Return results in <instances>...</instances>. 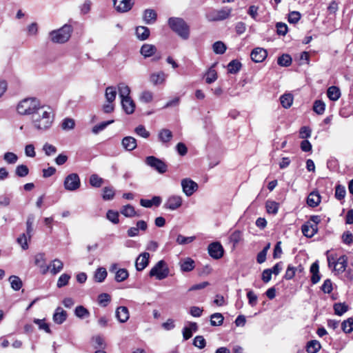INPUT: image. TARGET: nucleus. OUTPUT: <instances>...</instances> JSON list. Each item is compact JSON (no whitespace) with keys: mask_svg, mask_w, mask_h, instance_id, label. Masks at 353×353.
Instances as JSON below:
<instances>
[{"mask_svg":"<svg viewBox=\"0 0 353 353\" xmlns=\"http://www.w3.org/2000/svg\"><path fill=\"white\" fill-rule=\"evenodd\" d=\"M54 121V113L53 110L45 105L41 107L31 117V123L33 128L39 132L48 130L52 125Z\"/></svg>","mask_w":353,"mask_h":353,"instance_id":"1","label":"nucleus"},{"mask_svg":"<svg viewBox=\"0 0 353 353\" xmlns=\"http://www.w3.org/2000/svg\"><path fill=\"white\" fill-rule=\"evenodd\" d=\"M325 254L328 267L335 272V274H341L345 271L347 266V257L345 255L339 256L330 251H327Z\"/></svg>","mask_w":353,"mask_h":353,"instance_id":"2","label":"nucleus"},{"mask_svg":"<svg viewBox=\"0 0 353 353\" xmlns=\"http://www.w3.org/2000/svg\"><path fill=\"white\" fill-rule=\"evenodd\" d=\"M168 25L181 39L188 40L190 36V28L186 21L179 17H170L168 19Z\"/></svg>","mask_w":353,"mask_h":353,"instance_id":"3","label":"nucleus"},{"mask_svg":"<svg viewBox=\"0 0 353 353\" xmlns=\"http://www.w3.org/2000/svg\"><path fill=\"white\" fill-rule=\"evenodd\" d=\"M42 103L37 98H26L21 100L17 106V110L21 115H31L34 114Z\"/></svg>","mask_w":353,"mask_h":353,"instance_id":"4","label":"nucleus"},{"mask_svg":"<svg viewBox=\"0 0 353 353\" xmlns=\"http://www.w3.org/2000/svg\"><path fill=\"white\" fill-rule=\"evenodd\" d=\"M72 27L65 24L61 28L52 30L50 32V39L55 43H63L69 40L72 32Z\"/></svg>","mask_w":353,"mask_h":353,"instance_id":"5","label":"nucleus"},{"mask_svg":"<svg viewBox=\"0 0 353 353\" xmlns=\"http://www.w3.org/2000/svg\"><path fill=\"white\" fill-rule=\"evenodd\" d=\"M170 270L167 263L163 260H161L151 268L149 276L155 277L157 280H163L168 276Z\"/></svg>","mask_w":353,"mask_h":353,"instance_id":"6","label":"nucleus"},{"mask_svg":"<svg viewBox=\"0 0 353 353\" xmlns=\"http://www.w3.org/2000/svg\"><path fill=\"white\" fill-rule=\"evenodd\" d=\"M232 10V8L228 7H223L220 10H212L205 14V18L209 21H223L230 16Z\"/></svg>","mask_w":353,"mask_h":353,"instance_id":"7","label":"nucleus"},{"mask_svg":"<svg viewBox=\"0 0 353 353\" xmlns=\"http://www.w3.org/2000/svg\"><path fill=\"white\" fill-rule=\"evenodd\" d=\"M145 163L161 174H163L167 171L166 164L162 160L154 156L147 157Z\"/></svg>","mask_w":353,"mask_h":353,"instance_id":"8","label":"nucleus"},{"mask_svg":"<svg viewBox=\"0 0 353 353\" xmlns=\"http://www.w3.org/2000/svg\"><path fill=\"white\" fill-rule=\"evenodd\" d=\"M80 179L76 173L70 174L65 179L64 188L67 190L74 191L80 187Z\"/></svg>","mask_w":353,"mask_h":353,"instance_id":"9","label":"nucleus"},{"mask_svg":"<svg viewBox=\"0 0 353 353\" xmlns=\"http://www.w3.org/2000/svg\"><path fill=\"white\" fill-rule=\"evenodd\" d=\"M34 265L38 267L42 274H46L49 271L48 265L46 264V257L43 252L37 253L34 256Z\"/></svg>","mask_w":353,"mask_h":353,"instance_id":"10","label":"nucleus"},{"mask_svg":"<svg viewBox=\"0 0 353 353\" xmlns=\"http://www.w3.org/2000/svg\"><path fill=\"white\" fill-rule=\"evenodd\" d=\"M183 193L187 196H192L198 189V184L190 179L186 178L181 181Z\"/></svg>","mask_w":353,"mask_h":353,"instance_id":"11","label":"nucleus"},{"mask_svg":"<svg viewBox=\"0 0 353 353\" xmlns=\"http://www.w3.org/2000/svg\"><path fill=\"white\" fill-rule=\"evenodd\" d=\"M183 203V199L180 195L173 194L167 199L164 203V208L170 210L179 208Z\"/></svg>","mask_w":353,"mask_h":353,"instance_id":"12","label":"nucleus"},{"mask_svg":"<svg viewBox=\"0 0 353 353\" xmlns=\"http://www.w3.org/2000/svg\"><path fill=\"white\" fill-rule=\"evenodd\" d=\"M210 256L214 259H219L223 256L224 250L219 242L210 243L208 248Z\"/></svg>","mask_w":353,"mask_h":353,"instance_id":"13","label":"nucleus"},{"mask_svg":"<svg viewBox=\"0 0 353 353\" xmlns=\"http://www.w3.org/2000/svg\"><path fill=\"white\" fill-rule=\"evenodd\" d=\"M268 56L265 49L262 48H255L250 54L252 60L255 63H261L265 60Z\"/></svg>","mask_w":353,"mask_h":353,"instance_id":"14","label":"nucleus"},{"mask_svg":"<svg viewBox=\"0 0 353 353\" xmlns=\"http://www.w3.org/2000/svg\"><path fill=\"white\" fill-rule=\"evenodd\" d=\"M150 254L148 252L141 253L136 259L135 267L137 271L144 270L149 263Z\"/></svg>","mask_w":353,"mask_h":353,"instance_id":"15","label":"nucleus"},{"mask_svg":"<svg viewBox=\"0 0 353 353\" xmlns=\"http://www.w3.org/2000/svg\"><path fill=\"white\" fill-rule=\"evenodd\" d=\"M173 137L172 132L168 129H161L158 133L159 141L165 146L168 147Z\"/></svg>","mask_w":353,"mask_h":353,"instance_id":"16","label":"nucleus"},{"mask_svg":"<svg viewBox=\"0 0 353 353\" xmlns=\"http://www.w3.org/2000/svg\"><path fill=\"white\" fill-rule=\"evenodd\" d=\"M133 5L134 1L132 0H118L117 3L114 6L118 12H125L129 11Z\"/></svg>","mask_w":353,"mask_h":353,"instance_id":"17","label":"nucleus"},{"mask_svg":"<svg viewBox=\"0 0 353 353\" xmlns=\"http://www.w3.org/2000/svg\"><path fill=\"white\" fill-rule=\"evenodd\" d=\"M117 319L120 323H125L130 318L128 309L125 306L118 307L115 312Z\"/></svg>","mask_w":353,"mask_h":353,"instance_id":"18","label":"nucleus"},{"mask_svg":"<svg viewBox=\"0 0 353 353\" xmlns=\"http://www.w3.org/2000/svg\"><path fill=\"white\" fill-rule=\"evenodd\" d=\"M67 319V312L61 307H58L54 314L53 321L57 324H62Z\"/></svg>","mask_w":353,"mask_h":353,"instance_id":"19","label":"nucleus"},{"mask_svg":"<svg viewBox=\"0 0 353 353\" xmlns=\"http://www.w3.org/2000/svg\"><path fill=\"white\" fill-rule=\"evenodd\" d=\"M167 75L162 71L154 72L150 74V81L154 85L162 84L165 81Z\"/></svg>","mask_w":353,"mask_h":353,"instance_id":"20","label":"nucleus"},{"mask_svg":"<svg viewBox=\"0 0 353 353\" xmlns=\"http://www.w3.org/2000/svg\"><path fill=\"white\" fill-rule=\"evenodd\" d=\"M162 202L161 197L159 196H154L152 198V199H141L140 203L142 206L145 208H151L153 205L159 206Z\"/></svg>","mask_w":353,"mask_h":353,"instance_id":"21","label":"nucleus"},{"mask_svg":"<svg viewBox=\"0 0 353 353\" xmlns=\"http://www.w3.org/2000/svg\"><path fill=\"white\" fill-rule=\"evenodd\" d=\"M122 146L128 151L134 150L137 146V140L132 137H125L122 139Z\"/></svg>","mask_w":353,"mask_h":353,"instance_id":"22","label":"nucleus"},{"mask_svg":"<svg viewBox=\"0 0 353 353\" xmlns=\"http://www.w3.org/2000/svg\"><path fill=\"white\" fill-rule=\"evenodd\" d=\"M121 105L126 114H130L134 112L135 104L131 97L122 99Z\"/></svg>","mask_w":353,"mask_h":353,"instance_id":"23","label":"nucleus"},{"mask_svg":"<svg viewBox=\"0 0 353 353\" xmlns=\"http://www.w3.org/2000/svg\"><path fill=\"white\" fill-rule=\"evenodd\" d=\"M48 267L50 273L53 275H56L63 270V263L61 260L55 259L50 262Z\"/></svg>","mask_w":353,"mask_h":353,"instance_id":"24","label":"nucleus"},{"mask_svg":"<svg viewBox=\"0 0 353 353\" xmlns=\"http://www.w3.org/2000/svg\"><path fill=\"white\" fill-rule=\"evenodd\" d=\"M310 272L312 273L311 281L313 284L317 283L320 279L321 276L319 274V266L318 261H315L313 263L310 267Z\"/></svg>","mask_w":353,"mask_h":353,"instance_id":"25","label":"nucleus"},{"mask_svg":"<svg viewBox=\"0 0 353 353\" xmlns=\"http://www.w3.org/2000/svg\"><path fill=\"white\" fill-rule=\"evenodd\" d=\"M321 203V196L318 192H312L307 198V204L310 207H316Z\"/></svg>","mask_w":353,"mask_h":353,"instance_id":"26","label":"nucleus"},{"mask_svg":"<svg viewBox=\"0 0 353 353\" xmlns=\"http://www.w3.org/2000/svg\"><path fill=\"white\" fill-rule=\"evenodd\" d=\"M157 12L153 9H146L143 13V20L147 24H152L157 20Z\"/></svg>","mask_w":353,"mask_h":353,"instance_id":"27","label":"nucleus"},{"mask_svg":"<svg viewBox=\"0 0 353 353\" xmlns=\"http://www.w3.org/2000/svg\"><path fill=\"white\" fill-rule=\"evenodd\" d=\"M157 51L155 46L152 44L145 43L142 46L140 50L141 54L144 57H150L152 56Z\"/></svg>","mask_w":353,"mask_h":353,"instance_id":"28","label":"nucleus"},{"mask_svg":"<svg viewBox=\"0 0 353 353\" xmlns=\"http://www.w3.org/2000/svg\"><path fill=\"white\" fill-rule=\"evenodd\" d=\"M327 95L331 101H337L341 97L340 89L336 86H331L327 89Z\"/></svg>","mask_w":353,"mask_h":353,"instance_id":"29","label":"nucleus"},{"mask_svg":"<svg viewBox=\"0 0 353 353\" xmlns=\"http://www.w3.org/2000/svg\"><path fill=\"white\" fill-rule=\"evenodd\" d=\"M136 35L139 40L144 41L150 36V30L145 26H139L136 28Z\"/></svg>","mask_w":353,"mask_h":353,"instance_id":"30","label":"nucleus"},{"mask_svg":"<svg viewBox=\"0 0 353 353\" xmlns=\"http://www.w3.org/2000/svg\"><path fill=\"white\" fill-rule=\"evenodd\" d=\"M181 270L183 272H190L194 268V261L190 258H186L180 263Z\"/></svg>","mask_w":353,"mask_h":353,"instance_id":"31","label":"nucleus"},{"mask_svg":"<svg viewBox=\"0 0 353 353\" xmlns=\"http://www.w3.org/2000/svg\"><path fill=\"white\" fill-rule=\"evenodd\" d=\"M8 281L10 283L11 288L15 291L19 290L23 285L21 279L17 276H10Z\"/></svg>","mask_w":353,"mask_h":353,"instance_id":"32","label":"nucleus"},{"mask_svg":"<svg viewBox=\"0 0 353 353\" xmlns=\"http://www.w3.org/2000/svg\"><path fill=\"white\" fill-rule=\"evenodd\" d=\"M333 308L335 314L342 316L349 310V306L345 303H336L334 304Z\"/></svg>","mask_w":353,"mask_h":353,"instance_id":"33","label":"nucleus"},{"mask_svg":"<svg viewBox=\"0 0 353 353\" xmlns=\"http://www.w3.org/2000/svg\"><path fill=\"white\" fill-rule=\"evenodd\" d=\"M118 92L121 99L128 98L130 97V89L128 85L124 83L118 84Z\"/></svg>","mask_w":353,"mask_h":353,"instance_id":"34","label":"nucleus"},{"mask_svg":"<svg viewBox=\"0 0 353 353\" xmlns=\"http://www.w3.org/2000/svg\"><path fill=\"white\" fill-rule=\"evenodd\" d=\"M293 95L290 93L283 94L280 97V101L284 108H289L293 103Z\"/></svg>","mask_w":353,"mask_h":353,"instance_id":"35","label":"nucleus"},{"mask_svg":"<svg viewBox=\"0 0 353 353\" xmlns=\"http://www.w3.org/2000/svg\"><path fill=\"white\" fill-rule=\"evenodd\" d=\"M241 63L236 59L231 61L228 65V72L231 74L237 73L241 68Z\"/></svg>","mask_w":353,"mask_h":353,"instance_id":"36","label":"nucleus"},{"mask_svg":"<svg viewBox=\"0 0 353 353\" xmlns=\"http://www.w3.org/2000/svg\"><path fill=\"white\" fill-rule=\"evenodd\" d=\"M117 96V90L116 88L113 86H109L106 88L105 92V97L106 99V101L108 103H112L116 98Z\"/></svg>","mask_w":353,"mask_h":353,"instance_id":"37","label":"nucleus"},{"mask_svg":"<svg viewBox=\"0 0 353 353\" xmlns=\"http://www.w3.org/2000/svg\"><path fill=\"white\" fill-rule=\"evenodd\" d=\"M61 127L65 131L73 130L75 127V121L72 118H65L61 123Z\"/></svg>","mask_w":353,"mask_h":353,"instance_id":"38","label":"nucleus"},{"mask_svg":"<svg viewBox=\"0 0 353 353\" xmlns=\"http://www.w3.org/2000/svg\"><path fill=\"white\" fill-rule=\"evenodd\" d=\"M265 208L268 214H276L279 210V203L274 201H267Z\"/></svg>","mask_w":353,"mask_h":353,"instance_id":"39","label":"nucleus"},{"mask_svg":"<svg viewBox=\"0 0 353 353\" xmlns=\"http://www.w3.org/2000/svg\"><path fill=\"white\" fill-rule=\"evenodd\" d=\"M115 192L112 187L107 186L103 189V199L105 201L112 200L114 197Z\"/></svg>","mask_w":353,"mask_h":353,"instance_id":"40","label":"nucleus"},{"mask_svg":"<svg viewBox=\"0 0 353 353\" xmlns=\"http://www.w3.org/2000/svg\"><path fill=\"white\" fill-rule=\"evenodd\" d=\"M103 179L100 177L97 174H93L90 176V184L94 188H100L103 183Z\"/></svg>","mask_w":353,"mask_h":353,"instance_id":"41","label":"nucleus"},{"mask_svg":"<svg viewBox=\"0 0 353 353\" xmlns=\"http://www.w3.org/2000/svg\"><path fill=\"white\" fill-rule=\"evenodd\" d=\"M107 276V271L104 268H98L94 273V280L97 282H103Z\"/></svg>","mask_w":353,"mask_h":353,"instance_id":"42","label":"nucleus"},{"mask_svg":"<svg viewBox=\"0 0 353 353\" xmlns=\"http://www.w3.org/2000/svg\"><path fill=\"white\" fill-rule=\"evenodd\" d=\"M321 348V344L319 341L314 340L310 341L306 347L307 353H317Z\"/></svg>","mask_w":353,"mask_h":353,"instance_id":"43","label":"nucleus"},{"mask_svg":"<svg viewBox=\"0 0 353 353\" xmlns=\"http://www.w3.org/2000/svg\"><path fill=\"white\" fill-rule=\"evenodd\" d=\"M325 110V104L321 100H316L313 105V110L317 114L321 115L324 113Z\"/></svg>","mask_w":353,"mask_h":353,"instance_id":"44","label":"nucleus"},{"mask_svg":"<svg viewBox=\"0 0 353 353\" xmlns=\"http://www.w3.org/2000/svg\"><path fill=\"white\" fill-rule=\"evenodd\" d=\"M112 123H114V120H110L100 123L92 128V132L94 134H97L100 132L103 131L108 125L112 124Z\"/></svg>","mask_w":353,"mask_h":353,"instance_id":"45","label":"nucleus"},{"mask_svg":"<svg viewBox=\"0 0 353 353\" xmlns=\"http://www.w3.org/2000/svg\"><path fill=\"white\" fill-rule=\"evenodd\" d=\"M74 314L80 319L87 318L90 316V312L82 305H79L75 308Z\"/></svg>","mask_w":353,"mask_h":353,"instance_id":"46","label":"nucleus"},{"mask_svg":"<svg viewBox=\"0 0 353 353\" xmlns=\"http://www.w3.org/2000/svg\"><path fill=\"white\" fill-rule=\"evenodd\" d=\"M121 213L126 217H132L136 214L134 207L130 204L123 206L121 210Z\"/></svg>","mask_w":353,"mask_h":353,"instance_id":"47","label":"nucleus"},{"mask_svg":"<svg viewBox=\"0 0 353 353\" xmlns=\"http://www.w3.org/2000/svg\"><path fill=\"white\" fill-rule=\"evenodd\" d=\"M154 98L153 92L150 90H144L143 91L139 97V99L143 103H150L152 101Z\"/></svg>","mask_w":353,"mask_h":353,"instance_id":"48","label":"nucleus"},{"mask_svg":"<svg viewBox=\"0 0 353 353\" xmlns=\"http://www.w3.org/2000/svg\"><path fill=\"white\" fill-rule=\"evenodd\" d=\"M277 63L281 66L288 67L292 63V58L289 54H284L278 58Z\"/></svg>","mask_w":353,"mask_h":353,"instance_id":"49","label":"nucleus"},{"mask_svg":"<svg viewBox=\"0 0 353 353\" xmlns=\"http://www.w3.org/2000/svg\"><path fill=\"white\" fill-rule=\"evenodd\" d=\"M128 272L126 269L121 268L117 270L115 274V280L117 282H122L128 277Z\"/></svg>","mask_w":353,"mask_h":353,"instance_id":"50","label":"nucleus"},{"mask_svg":"<svg viewBox=\"0 0 353 353\" xmlns=\"http://www.w3.org/2000/svg\"><path fill=\"white\" fill-rule=\"evenodd\" d=\"M223 321V316L221 313H214L210 316V323L213 326L221 325Z\"/></svg>","mask_w":353,"mask_h":353,"instance_id":"51","label":"nucleus"},{"mask_svg":"<svg viewBox=\"0 0 353 353\" xmlns=\"http://www.w3.org/2000/svg\"><path fill=\"white\" fill-rule=\"evenodd\" d=\"M3 160L8 164H14L18 161V157L12 152H7L3 154Z\"/></svg>","mask_w":353,"mask_h":353,"instance_id":"52","label":"nucleus"},{"mask_svg":"<svg viewBox=\"0 0 353 353\" xmlns=\"http://www.w3.org/2000/svg\"><path fill=\"white\" fill-rule=\"evenodd\" d=\"M217 79V74L214 69L210 68L205 74V81L207 83H212Z\"/></svg>","mask_w":353,"mask_h":353,"instance_id":"53","label":"nucleus"},{"mask_svg":"<svg viewBox=\"0 0 353 353\" xmlns=\"http://www.w3.org/2000/svg\"><path fill=\"white\" fill-rule=\"evenodd\" d=\"M34 216L32 214H30L28 216L27 221H26V233L28 236V239H30L32 237V234L33 231L32 225L34 223Z\"/></svg>","mask_w":353,"mask_h":353,"instance_id":"54","label":"nucleus"},{"mask_svg":"<svg viewBox=\"0 0 353 353\" xmlns=\"http://www.w3.org/2000/svg\"><path fill=\"white\" fill-rule=\"evenodd\" d=\"M346 194V190L345 186L342 185H337L335 188L334 196L336 199L342 200L345 198Z\"/></svg>","mask_w":353,"mask_h":353,"instance_id":"55","label":"nucleus"},{"mask_svg":"<svg viewBox=\"0 0 353 353\" xmlns=\"http://www.w3.org/2000/svg\"><path fill=\"white\" fill-rule=\"evenodd\" d=\"M341 328L345 333H350L353 330V318H349L341 323Z\"/></svg>","mask_w":353,"mask_h":353,"instance_id":"56","label":"nucleus"},{"mask_svg":"<svg viewBox=\"0 0 353 353\" xmlns=\"http://www.w3.org/2000/svg\"><path fill=\"white\" fill-rule=\"evenodd\" d=\"M213 51L216 54H222L226 50V46L222 41H216L212 46Z\"/></svg>","mask_w":353,"mask_h":353,"instance_id":"57","label":"nucleus"},{"mask_svg":"<svg viewBox=\"0 0 353 353\" xmlns=\"http://www.w3.org/2000/svg\"><path fill=\"white\" fill-rule=\"evenodd\" d=\"M134 132L138 136L143 137L144 139L148 138L150 135V132L148 131L145 129V128L142 125H139L137 128H135Z\"/></svg>","mask_w":353,"mask_h":353,"instance_id":"58","label":"nucleus"},{"mask_svg":"<svg viewBox=\"0 0 353 353\" xmlns=\"http://www.w3.org/2000/svg\"><path fill=\"white\" fill-rule=\"evenodd\" d=\"M15 173L19 177H24L28 174L29 169L26 165H19L16 168Z\"/></svg>","mask_w":353,"mask_h":353,"instance_id":"59","label":"nucleus"},{"mask_svg":"<svg viewBox=\"0 0 353 353\" xmlns=\"http://www.w3.org/2000/svg\"><path fill=\"white\" fill-rule=\"evenodd\" d=\"M30 240V239H28L27 233H23L21 235H20L19 238H17V243L21 246L23 250H26L28 248V241Z\"/></svg>","mask_w":353,"mask_h":353,"instance_id":"60","label":"nucleus"},{"mask_svg":"<svg viewBox=\"0 0 353 353\" xmlns=\"http://www.w3.org/2000/svg\"><path fill=\"white\" fill-rule=\"evenodd\" d=\"M70 279V276L68 274H62L58 281H57V285L59 288H61L62 287H64L68 283V281Z\"/></svg>","mask_w":353,"mask_h":353,"instance_id":"61","label":"nucleus"},{"mask_svg":"<svg viewBox=\"0 0 353 353\" xmlns=\"http://www.w3.org/2000/svg\"><path fill=\"white\" fill-rule=\"evenodd\" d=\"M106 217L110 221H111L114 224H117L119 221V213L116 211H113L111 210H108L106 214Z\"/></svg>","mask_w":353,"mask_h":353,"instance_id":"62","label":"nucleus"},{"mask_svg":"<svg viewBox=\"0 0 353 353\" xmlns=\"http://www.w3.org/2000/svg\"><path fill=\"white\" fill-rule=\"evenodd\" d=\"M195 239V236L185 237L181 234H179L176 237V243L179 245H185L192 242Z\"/></svg>","mask_w":353,"mask_h":353,"instance_id":"63","label":"nucleus"},{"mask_svg":"<svg viewBox=\"0 0 353 353\" xmlns=\"http://www.w3.org/2000/svg\"><path fill=\"white\" fill-rule=\"evenodd\" d=\"M110 301V296L108 294L103 293L99 295V304L103 307H105Z\"/></svg>","mask_w":353,"mask_h":353,"instance_id":"64","label":"nucleus"}]
</instances>
